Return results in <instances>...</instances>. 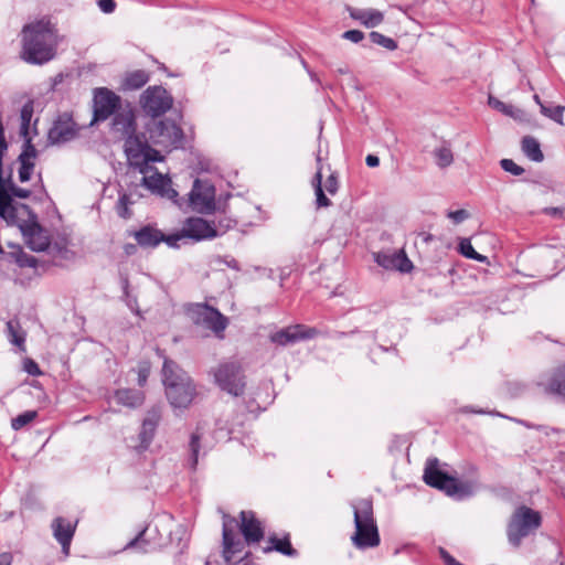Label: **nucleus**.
Instances as JSON below:
<instances>
[{"label": "nucleus", "instance_id": "473e14b6", "mask_svg": "<svg viewBox=\"0 0 565 565\" xmlns=\"http://www.w3.org/2000/svg\"><path fill=\"white\" fill-rule=\"evenodd\" d=\"M270 546L266 547L265 552L277 551L287 556H296L297 551L291 546L288 537L278 539L276 536L270 537Z\"/></svg>", "mask_w": 565, "mask_h": 565}, {"label": "nucleus", "instance_id": "603ef678", "mask_svg": "<svg viewBox=\"0 0 565 565\" xmlns=\"http://www.w3.org/2000/svg\"><path fill=\"white\" fill-rule=\"evenodd\" d=\"M543 213L552 217L565 220V205L564 206H550L544 207Z\"/></svg>", "mask_w": 565, "mask_h": 565}, {"label": "nucleus", "instance_id": "20e7f679", "mask_svg": "<svg viewBox=\"0 0 565 565\" xmlns=\"http://www.w3.org/2000/svg\"><path fill=\"white\" fill-rule=\"evenodd\" d=\"M124 150L128 164L141 174L149 173L152 170L150 163L163 160L160 152L151 148L143 136L137 134L125 139Z\"/></svg>", "mask_w": 565, "mask_h": 565}, {"label": "nucleus", "instance_id": "423d86ee", "mask_svg": "<svg viewBox=\"0 0 565 565\" xmlns=\"http://www.w3.org/2000/svg\"><path fill=\"white\" fill-rule=\"evenodd\" d=\"M423 478L426 484L439 489L448 495L463 498L468 493L466 484L458 482L456 478L439 469L437 458L427 460Z\"/></svg>", "mask_w": 565, "mask_h": 565}, {"label": "nucleus", "instance_id": "4468645a", "mask_svg": "<svg viewBox=\"0 0 565 565\" xmlns=\"http://www.w3.org/2000/svg\"><path fill=\"white\" fill-rule=\"evenodd\" d=\"M17 224L25 238L26 245L32 250L43 252L49 247V237L39 224L36 214H32L31 216H28L26 220Z\"/></svg>", "mask_w": 565, "mask_h": 565}, {"label": "nucleus", "instance_id": "58836bf2", "mask_svg": "<svg viewBox=\"0 0 565 565\" xmlns=\"http://www.w3.org/2000/svg\"><path fill=\"white\" fill-rule=\"evenodd\" d=\"M459 253L465 256L466 258L478 260V262H486L487 257L477 253L471 245V242L468 238H462L459 242Z\"/></svg>", "mask_w": 565, "mask_h": 565}, {"label": "nucleus", "instance_id": "ea45409f", "mask_svg": "<svg viewBox=\"0 0 565 565\" xmlns=\"http://www.w3.org/2000/svg\"><path fill=\"white\" fill-rule=\"evenodd\" d=\"M11 256L14 257L15 263L22 268H35L38 265L36 258L33 257L32 255L24 253L20 246H18L15 252L11 253Z\"/></svg>", "mask_w": 565, "mask_h": 565}, {"label": "nucleus", "instance_id": "3c124183", "mask_svg": "<svg viewBox=\"0 0 565 565\" xmlns=\"http://www.w3.org/2000/svg\"><path fill=\"white\" fill-rule=\"evenodd\" d=\"M237 222L231 217H222L218 220L216 228L220 232V236L226 233L230 228L236 226Z\"/></svg>", "mask_w": 565, "mask_h": 565}, {"label": "nucleus", "instance_id": "412c9836", "mask_svg": "<svg viewBox=\"0 0 565 565\" xmlns=\"http://www.w3.org/2000/svg\"><path fill=\"white\" fill-rule=\"evenodd\" d=\"M375 262L379 266L385 269H395L401 273H408L413 268L412 262L408 259L404 252L398 253H377L375 254Z\"/></svg>", "mask_w": 565, "mask_h": 565}, {"label": "nucleus", "instance_id": "7ed1b4c3", "mask_svg": "<svg viewBox=\"0 0 565 565\" xmlns=\"http://www.w3.org/2000/svg\"><path fill=\"white\" fill-rule=\"evenodd\" d=\"M350 505L353 510L355 526L351 537L353 545L360 550L379 546L381 539L374 518L373 501L362 498L353 500Z\"/></svg>", "mask_w": 565, "mask_h": 565}, {"label": "nucleus", "instance_id": "2eb2a0df", "mask_svg": "<svg viewBox=\"0 0 565 565\" xmlns=\"http://www.w3.org/2000/svg\"><path fill=\"white\" fill-rule=\"evenodd\" d=\"M78 134V126L68 113L56 117L47 132V140L51 145H61L74 139Z\"/></svg>", "mask_w": 565, "mask_h": 565}, {"label": "nucleus", "instance_id": "72a5a7b5", "mask_svg": "<svg viewBox=\"0 0 565 565\" xmlns=\"http://www.w3.org/2000/svg\"><path fill=\"white\" fill-rule=\"evenodd\" d=\"M548 388L552 393L565 398V364L555 371L550 381Z\"/></svg>", "mask_w": 565, "mask_h": 565}, {"label": "nucleus", "instance_id": "c85d7f7f", "mask_svg": "<svg viewBox=\"0 0 565 565\" xmlns=\"http://www.w3.org/2000/svg\"><path fill=\"white\" fill-rule=\"evenodd\" d=\"M7 332L10 343L18 347L20 352H25L26 333L22 330L18 320L11 319L7 322Z\"/></svg>", "mask_w": 565, "mask_h": 565}, {"label": "nucleus", "instance_id": "13d9d810", "mask_svg": "<svg viewBox=\"0 0 565 565\" xmlns=\"http://www.w3.org/2000/svg\"><path fill=\"white\" fill-rule=\"evenodd\" d=\"M218 262L223 263L228 268H232V269H234L236 271L241 270L238 262L234 257H232V256L221 257Z\"/></svg>", "mask_w": 565, "mask_h": 565}, {"label": "nucleus", "instance_id": "f3484780", "mask_svg": "<svg viewBox=\"0 0 565 565\" xmlns=\"http://www.w3.org/2000/svg\"><path fill=\"white\" fill-rule=\"evenodd\" d=\"M319 331L303 324L289 326L270 334V341L277 345L286 347L301 340L315 338Z\"/></svg>", "mask_w": 565, "mask_h": 565}, {"label": "nucleus", "instance_id": "864d4df0", "mask_svg": "<svg viewBox=\"0 0 565 565\" xmlns=\"http://www.w3.org/2000/svg\"><path fill=\"white\" fill-rule=\"evenodd\" d=\"M342 38L353 43H359L364 39V33L360 30H348L342 34Z\"/></svg>", "mask_w": 565, "mask_h": 565}, {"label": "nucleus", "instance_id": "e433bc0d", "mask_svg": "<svg viewBox=\"0 0 565 565\" xmlns=\"http://www.w3.org/2000/svg\"><path fill=\"white\" fill-rule=\"evenodd\" d=\"M135 202L131 199V195L128 193H120L116 206L117 214L125 220H128L131 217L132 213L129 209L130 205H132Z\"/></svg>", "mask_w": 565, "mask_h": 565}, {"label": "nucleus", "instance_id": "1a4fd4ad", "mask_svg": "<svg viewBox=\"0 0 565 565\" xmlns=\"http://www.w3.org/2000/svg\"><path fill=\"white\" fill-rule=\"evenodd\" d=\"M139 103L146 115L158 118L171 109L173 97L164 87L153 85L142 92Z\"/></svg>", "mask_w": 565, "mask_h": 565}, {"label": "nucleus", "instance_id": "6e6552de", "mask_svg": "<svg viewBox=\"0 0 565 565\" xmlns=\"http://www.w3.org/2000/svg\"><path fill=\"white\" fill-rule=\"evenodd\" d=\"M150 140L163 148L178 149L183 147V130L170 119L154 120L148 125Z\"/></svg>", "mask_w": 565, "mask_h": 565}, {"label": "nucleus", "instance_id": "9d476101", "mask_svg": "<svg viewBox=\"0 0 565 565\" xmlns=\"http://www.w3.org/2000/svg\"><path fill=\"white\" fill-rule=\"evenodd\" d=\"M189 315L195 324L202 326L223 338V332L227 328L228 319L216 308L207 303H193L189 308Z\"/></svg>", "mask_w": 565, "mask_h": 565}, {"label": "nucleus", "instance_id": "a211bd4d", "mask_svg": "<svg viewBox=\"0 0 565 565\" xmlns=\"http://www.w3.org/2000/svg\"><path fill=\"white\" fill-rule=\"evenodd\" d=\"M136 130V115L134 108L127 103L125 107L121 106L120 109L113 115L111 131L127 139L129 136L137 134Z\"/></svg>", "mask_w": 565, "mask_h": 565}, {"label": "nucleus", "instance_id": "4c0bfd02", "mask_svg": "<svg viewBox=\"0 0 565 565\" xmlns=\"http://www.w3.org/2000/svg\"><path fill=\"white\" fill-rule=\"evenodd\" d=\"M565 106L556 105H542L541 114L551 120L564 125L563 117H564Z\"/></svg>", "mask_w": 565, "mask_h": 565}, {"label": "nucleus", "instance_id": "69168bd1", "mask_svg": "<svg viewBox=\"0 0 565 565\" xmlns=\"http://www.w3.org/2000/svg\"><path fill=\"white\" fill-rule=\"evenodd\" d=\"M551 431L557 434L559 440H562V441L565 440V430L556 429V428H551Z\"/></svg>", "mask_w": 565, "mask_h": 565}, {"label": "nucleus", "instance_id": "7c9ffc66", "mask_svg": "<svg viewBox=\"0 0 565 565\" xmlns=\"http://www.w3.org/2000/svg\"><path fill=\"white\" fill-rule=\"evenodd\" d=\"M149 527H143L132 540H130L125 550L135 548L141 553H148L153 550V544L146 537Z\"/></svg>", "mask_w": 565, "mask_h": 565}, {"label": "nucleus", "instance_id": "f03ea898", "mask_svg": "<svg viewBox=\"0 0 565 565\" xmlns=\"http://www.w3.org/2000/svg\"><path fill=\"white\" fill-rule=\"evenodd\" d=\"M239 518L241 523L230 515L223 516V557L227 564L243 550V542L236 533L237 527L247 544L258 543L264 537L263 526L253 511H242Z\"/></svg>", "mask_w": 565, "mask_h": 565}, {"label": "nucleus", "instance_id": "aec40b11", "mask_svg": "<svg viewBox=\"0 0 565 565\" xmlns=\"http://www.w3.org/2000/svg\"><path fill=\"white\" fill-rule=\"evenodd\" d=\"M166 394L173 407L184 408L191 404L195 394V388L190 377H188L185 381H180L166 387Z\"/></svg>", "mask_w": 565, "mask_h": 565}, {"label": "nucleus", "instance_id": "e2e57ef3", "mask_svg": "<svg viewBox=\"0 0 565 565\" xmlns=\"http://www.w3.org/2000/svg\"><path fill=\"white\" fill-rule=\"evenodd\" d=\"M2 182H3V188H4L6 193L11 192V186H17V184L13 183L11 177L4 178L2 175Z\"/></svg>", "mask_w": 565, "mask_h": 565}, {"label": "nucleus", "instance_id": "bf43d9fd", "mask_svg": "<svg viewBox=\"0 0 565 565\" xmlns=\"http://www.w3.org/2000/svg\"><path fill=\"white\" fill-rule=\"evenodd\" d=\"M365 163L370 168H375L380 164V159L375 154H367L365 158Z\"/></svg>", "mask_w": 565, "mask_h": 565}, {"label": "nucleus", "instance_id": "4d7b16f0", "mask_svg": "<svg viewBox=\"0 0 565 565\" xmlns=\"http://www.w3.org/2000/svg\"><path fill=\"white\" fill-rule=\"evenodd\" d=\"M448 217L451 218L456 224L463 222L468 217L466 210H457L448 213Z\"/></svg>", "mask_w": 565, "mask_h": 565}, {"label": "nucleus", "instance_id": "774afa93", "mask_svg": "<svg viewBox=\"0 0 565 565\" xmlns=\"http://www.w3.org/2000/svg\"><path fill=\"white\" fill-rule=\"evenodd\" d=\"M337 73L338 74H349L350 73V70L348 66H344V67H340L337 70Z\"/></svg>", "mask_w": 565, "mask_h": 565}, {"label": "nucleus", "instance_id": "cd10ccee", "mask_svg": "<svg viewBox=\"0 0 565 565\" xmlns=\"http://www.w3.org/2000/svg\"><path fill=\"white\" fill-rule=\"evenodd\" d=\"M149 81V75L143 70L128 72L121 82L124 90H136L143 87Z\"/></svg>", "mask_w": 565, "mask_h": 565}, {"label": "nucleus", "instance_id": "c03bdc74", "mask_svg": "<svg viewBox=\"0 0 565 565\" xmlns=\"http://www.w3.org/2000/svg\"><path fill=\"white\" fill-rule=\"evenodd\" d=\"M488 104L492 108L510 117H515V114L520 111L513 105L505 104L493 96H489Z\"/></svg>", "mask_w": 565, "mask_h": 565}, {"label": "nucleus", "instance_id": "b1692460", "mask_svg": "<svg viewBox=\"0 0 565 565\" xmlns=\"http://www.w3.org/2000/svg\"><path fill=\"white\" fill-rule=\"evenodd\" d=\"M114 398L117 404L129 408H137L145 402V394L142 391L135 388H119L115 391Z\"/></svg>", "mask_w": 565, "mask_h": 565}, {"label": "nucleus", "instance_id": "79ce46f5", "mask_svg": "<svg viewBox=\"0 0 565 565\" xmlns=\"http://www.w3.org/2000/svg\"><path fill=\"white\" fill-rule=\"evenodd\" d=\"M370 40L372 43L377 44L388 51H394L397 49V43L395 40L376 31H372L370 33Z\"/></svg>", "mask_w": 565, "mask_h": 565}, {"label": "nucleus", "instance_id": "5fc2aeb1", "mask_svg": "<svg viewBox=\"0 0 565 565\" xmlns=\"http://www.w3.org/2000/svg\"><path fill=\"white\" fill-rule=\"evenodd\" d=\"M326 190L330 193V194H335L337 191H338V188H339V183H338V178L335 175V173H331L328 178H327V181H326Z\"/></svg>", "mask_w": 565, "mask_h": 565}, {"label": "nucleus", "instance_id": "c756f323", "mask_svg": "<svg viewBox=\"0 0 565 565\" xmlns=\"http://www.w3.org/2000/svg\"><path fill=\"white\" fill-rule=\"evenodd\" d=\"M523 153L534 162H542L544 160V154L541 150V146L539 141L530 136H526L522 139L521 142Z\"/></svg>", "mask_w": 565, "mask_h": 565}, {"label": "nucleus", "instance_id": "de8ad7c7", "mask_svg": "<svg viewBox=\"0 0 565 565\" xmlns=\"http://www.w3.org/2000/svg\"><path fill=\"white\" fill-rule=\"evenodd\" d=\"M500 167L508 173L519 177L524 173V169L516 164L512 159L500 160Z\"/></svg>", "mask_w": 565, "mask_h": 565}, {"label": "nucleus", "instance_id": "393cba45", "mask_svg": "<svg viewBox=\"0 0 565 565\" xmlns=\"http://www.w3.org/2000/svg\"><path fill=\"white\" fill-rule=\"evenodd\" d=\"M350 17L369 29L380 25L384 20L383 12L376 9H351Z\"/></svg>", "mask_w": 565, "mask_h": 565}, {"label": "nucleus", "instance_id": "ddd939ff", "mask_svg": "<svg viewBox=\"0 0 565 565\" xmlns=\"http://www.w3.org/2000/svg\"><path fill=\"white\" fill-rule=\"evenodd\" d=\"M141 185L148 189L152 194L172 201L180 206L178 201V191L172 188V181L168 175H163L152 167L149 173L143 174Z\"/></svg>", "mask_w": 565, "mask_h": 565}, {"label": "nucleus", "instance_id": "6e6d98bb", "mask_svg": "<svg viewBox=\"0 0 565 565\" xmlns=\"http://www.w3.org/2000/svg\"><path fill=\"white\" fill-rule=\"evenodd\" d=\"M97 4L100 11H103L104 13H113L116 9L115 0H98Z\"/></svg>", "mask_w": 565, "mask_h": 565}, {"label": "nucleus", "instance_id": "09e8293b", "mask_svg": "<svg viewBox=\"0 0 565 565\" xmlns=\"http://www.w3.org/2000/svg\"><path fill=\"white\" fill-rule=\"evenodd\" d=\"M183 239H185V237H184L182 228H181L179 232L173 233V234L166 235L163 233L162 242L166 243L171 248H178L179 242L183 241Z\"/></svg>", "mask_w": 565, "mask_h": 565}, {"label": "nucleus", "instance_id": "2f4dec72", "mask_svg": "<svg viewBox=\"0 0 565 565\" xmlns=\"http://www.w3.org/2000/svg\"><path fill=\"white\" fill-rule=\"evenodd\" d=\"M312 185L316 194V204L318 207H328L331 205V201L327 198L322 189V172L321 168H318L313 179Z\"/></svg>", "mask_w": 565, "mask_h": 565}, {"label": "nucleus", "instance_id": "338daca9", "mask_svg": "<svg viewBox=\"0 0 565 565\" xmlns=\"http://www.w3.org/2000/svg\"><path fill=\"white\" fill-rule=\"evenodd\" d=\"M128 288H129V281L127 278L122 279V289H124V294L125 296H129V292H128Z\"/></svg>", "mask_w": 565, "mask_h": 565}, {"label": "nucleus", "instance_id": "bb28decb", "mask_svg": "<svg viewBox=\"0 0 565 565\" xmlns=\"http://www.w3.org/2000/svg\"><path fill=\"white\" fill-rule=\"evenodd\" d=\"M162 377L166 387L171 386L180 381H185L189 376L180 369V366L172 360L164 358L162 366Z\"/></svg>", "mask_w": 565, "mask_h": 565}, {"label": "nucleus", "instance_id": "0e129e2a", "mask_svg": "<svg viewBox=\"0 0 565 565\" xmlns=\"http://www.w3.org/2000/svg\"><path fill=\"white\" fill-rule=\"evenodd\" d=\"M124 250H125V253L127 255L130 256V255H134L136 253L137 247H136V245L128 243V244H125Z\"/></svg>", "mask_w": 565, "mask_h": 565}, {"label": "nucleus", "instance_id": "37998d69", "mask_svg": "<svg viewBox=\"0 0 565 565\" xmlns=\"http://www.w3.org/2000/svg\"><path fill=\"white\" fill-rule=\"evenodd\" d=\"M36 416L38 413L35 411H26L21 413L17 417L12 418L11 427L13 430H20L24 426L29 425Z\"/></svg>", "mask_w": 565, "mask_h": 565}, {"label": "nucleus", "instance_id": "8fccbe9b", "mask_svg": "<svg viewBox=\"0 0 565 565\" xmlns=\"http://www.w3.org/2000/svg\"><path fill=\"white\" fill-rule=\"evenodd\" d=\"M23 371L32 376H39L42 374L39 364L33 359L30 358L24 359Z\"/></svg>", "mask_w": 565, "mask_h": 565}, {"label": "nucleus", "instance_id": "4be33fe9", "mask_svg": "<svg viewBox=\"0 0 565 565\" xmlns=\"http://www.w3.org/2000/svg\"><path fill=\"white\" fill-rule=\"evenodd\" d=\"M159 419L160 416L156 411L150 412L148 416L143 419L140 433L138 435L140 444L137 446V450L139 452L145 451L149 448L154 437Z\"/></svg>", "mask_w": 565, "mask_h": 565}, {"label": "nucleus", "instance_id": "49530a36", "mask_svg": "<svg viewBox=\"0 0 565 565\" xmlns=\"http://www.w3.org/2000/svg\"><path fill=\"white\" fill-rule=\"evenodd\" d=\"M150 363L148 361H141L138 366H137V375H138V379H137V383L139 386H145L147 381H148V377H149V374H150Z\"/></svg>", "mask_w": 565, "mask_h": 565}, {"label": "nucleus", "instance_id": "6ab92c4d", "mask_svg": "<svg viewBox=\"0 0 565 565\" xmlns=\"http://www.w3.org/2000/svg\"><path fill=\"white\" fill-rule=\"evenodd\" d=\"M78 520L74 522L63 516H56L51 524L54 539L62 547V553L67 557L70 555L71 543L76 532Z\"/></svg>", "mask_w": 565, "mask_h": 565}, {"label": "nucleus", "instance_id": "680f3d73", "mask_svg": "<svg viewBox=\"0 0 565 565\" xmlns=\"http://www.w3.org/2000/svg\"><path fill=\"white\" fill-rule=\"evenodd\" d=\"M12 555L11 553L4 552L0 554V565H11Z\"/></svg>", "mask_w": 565, "mask_h": 565}, {"label": "nucleus", "instance_id": "c9c22d12", "mask_svg": "<svg viewBox=\"0 0 565 565\" xmlns=\"http://www.w3.org/2000/svg\"><path fill=\"white\" fill-rule=\"evenodd\" d=\"M34 113L33 100H28L21 108L20 111V136H26L30 134V124Z\"/></svg>", "mask_w": 565, "mask_h": 565}, {"label": "nucleus", "instance_id": "a878e982", "mask_svg": "<svg viewBox=\"0 0 565 565\" xmlns=\"http://www.w3.org/2000/svg\"><path fill=\"white\" fill-rule=\"evenodd\" d=\"M202 434L196 429L191 434L189 440V459L188 463L192 470H196L199 457L207 454V448L202 441Z\"/></svg>", "mask_w": 565, "mask_h": 565}, {"label": "nucleus", "instance_id": "dca6fc26", "mask_svg": "<svg viewBox=\"0 0 565 565\" xmlns=\"http://www.w3.org/2000/svg\"><path fill=\"white\" fill-rule=\"evenodd\" d=\"M182 232L185 239L193 242H201L212 239L220 236V232L216 228L214 222H209L202 217H188L183 222Z\"/></svg>", "mask_w": 565, "mask_h": 565}, {"label": "nucleus", "instance_id": "5701e85b", "mask_svg": "<svg viewBox=\"0 0 565 565\" xmlns=\"http://www.w3.org/2000/svg\"><path fill=\"white\" fill-rule=\"evenodd\" d=\"M132 235L137 245L141 248H156L162 243L163 238V233L151 225L142 226L140 230L134 232Z\"/></svg>", "mask_w": 565, "mask_h": 565}, {"label": "nucleus", "instance_id": "f257e3e1", "mask_svg": "<svg viewBox=\"0 0 565 565\" xmlns=\"http://www.w3.org/2000/svg\"><path fill=\"white\" fill-rule=\"evenodd\" d=\"M57 30L49 18L28 23L22 29V58L34 65H42L56 55Z\"/></svg>", "mask_w": 565, "mask_h": 565}, {"label": "nucleus", "instance_id": "f704fd0d", "mask_svg": "<svg viewBox=\"0 0 565 565\" xmlns=\"http://www.w3.org/2000/svg\"><path fill=\"white\" fill-rule=\"evenodd\" d=\"M434 157L436 159V163L440 168L449 167L454 162V154L448 142H443V145L434 150Z\"/></svg>", "mask_w": 565, "mask_h": 565}, {"label": "nucleus", "instance_id": "a19ab883", "mask_svg": "<svg viewBox=\"0 0 565 565\" xmlns=\"http://www.w3.org/2000/svg\"><path fill=\"white\" fill-rule=\"evenodd\" d=\"M18 161L20 163L19 167V180L20 182L24 183L28 182L31 179V175L33 173L34 167H35V160L30 159H22L18 157Z\"/></svg>", "mask_w": 565, "mask_h": 565}, {"label": "nucleus", "instance_id": "39448f33", "mask_svg": "<svg viewBox=\"0 0 565 565\" xmlns=\"http://www.w3.org/2000/svg\"><path fill=\"white\" fill-rule=\"evenodd\" d=\"M541 514L525 505L520 507L508 524V540L511 545L519 547L523 537L540 527Z\"/></svg>", "mask_w": 565, "mask_h": 565}, {"label": "nucleus", "instance_id": "a18cd8bd", "mask_svg": "<svg viewBox=\"0 0 565 565\" xmlns=\"http://www.w3.org/2000/svg\"><path fill=\"white\" fill-rule=\"evenodd\" d=\"M23 138V146H22V151L21 153L19 154L20 158L22 159H30V160H35L36 157H38V150L36 148L34 147V145L32 143V136L31 134L26 135V136H21Z\"/></svg>", "mask_w": 565, "mask_h": 565}, {"label": "nucleus", "instance_id": "0eeeda50", "mask_svg": "<svg viewBox=\"0 0 565 565\" xmlns=\"http://www.w3.org/2000/svg\"><path fill=\"white\" fill-rule=\"evenodd\" d=\"M213 375L215 383L222 391L236 397L244 394L246 381L238 362L230 361L221 363L214 370Z\"/></svg>", "mask_w": 565, "mask_h": 565}, {"label": "nucleus", "instance_id": "f8f14e48", "mask_svg": "<svg viewBox=\"0 0 565 565\" xmlns=\"http://www.w3.org/2000/svg\"><path fill=\"white\" fill-rule=\"evenodd\" d=\"M191 207L202 214L215 211V188L209 180L195 179L189 193Z\"/></svg>", "mask_w": 565, "mask_h": 565}, {"label": "nucleus", "instance_id": "9b49d317", "mask_svg": "<svg viewBox=\"0 0 565 565\" xmlns=\"http://www.w3.org/2000/svg\"><path fill=\"white\" fill-rule=\"evenodd\" d=\"M121 97L107 87H97L93 96L90 126L107 120L121 107Z\"/></svg>", "mask_w": 565, "mask_h": 565}, {"label": "nucleus", "instance_id": "052dcab7", "mask_svg": "<svg viewBox=\"0 0 565 565\" xmlns=\"http://www.w3.org/2000/svg\"><path fill=\"white\" fill-rule=\"evenodd\" d=\"M301 64L302 66L307 70L308 72V75L310 77V79L313 82V83H317L319 85H321V82L320 79L318 78L317 74L315 72H312L309 67H308V64L305 60L301 58Z\"/></svg>", "mask_w": 565, "mask_h": 565}]
</instances>
